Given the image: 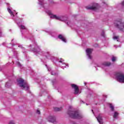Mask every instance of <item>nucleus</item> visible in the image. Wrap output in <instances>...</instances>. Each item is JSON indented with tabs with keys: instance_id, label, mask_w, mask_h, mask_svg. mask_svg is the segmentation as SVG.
<instances>
[{
	"instance_id": "18",
	"label": "nucleus",
	"mask_w": 124,
	"mask_h": 124,
	"mask_svg": "<svg viewBox=\"0 0 124 124\" xmlns=\"http://www.w3.org/2000/svg\"><path fill=\"white\" fill-rule=\"evenodd\" d=\"M118 116H119V113H118V112H115L113 115V118L117 119V118H118Z\"/></svg>"
},
{
	"instance_id": "1",
	"label": "nucleus",
	"mask_w": 124,
	"mask_h": 124,
	"mask_svg": "<svg viewBox=\"0 0 124 124\" xmlns=\"http://www.w3.org/2000/svg\"><path fill=\"white\" fill-rule=\"evenodd\" d=\"M30 39L31 40L32 42L34 43L33 46L31 45H30V47L32 48L31 51H33L37 56H38V55L43 56L44 57H45L46 59H48V60L52 59V56L51 55V54H50V52H44L41 50L40 47L37 46V44H36V42L34 41V38L33 37L31 38Z\"/></svg>"
},
{
	"instance_id": "17",
	"label": "nucleus",
	"mask_w": 124,
	"mask_h": 124,
	"mask_svg": "<svg viewBox=\"0 0 124 124\" xmlns=\"http://www.w3.org/2000/svg\"><path fill=\"white\" fill-rule=\"evenodd\" d=\"M7 10L9 13H10L11 16H12V17H14V13H13V12L11 11V9L8 8Z\"/></svg>"
},
{
	"instance_id": "40",
	"label": "nucleus",
	"mask_w": 124,
	"mask_h": 124,
	"mask_svg": "<svg viewBox=\"0 0 124 124\" xmlns=\"http://www.w3.org/2000/svg\"><path fill=\"white\" fill-rule=\"evenodd\" d=\"M78 93H79V90H78ZM78 93L77 94H78Z\"/></svg>"
},
{
	"instance_id": "34",
	"label": "nucleus",
	"mask_w": 124,
	"mask_h": 124,
	"mask_svg": "<svg viewBox=\"0 0 124 124\" xmlns=\"http://www.w3.org/2000/svg\"><path fill=\"white\" fill-rule=\"evenodd\" d=\"M26 51H27V50L24 49L23 50V53L24 54H25V53H26Z\"/></svg>"
},
{
	"instance_id": "10",
	"label": "nucleus",
	"mask_w": 124,
	"mask_h": 124,
	"mask_svg": "<svg viewBox=\"0 0 124 124\" xmlns=\"http://www.w3.org/2000/svg\"><path fill=\"white\" fill-rule=\"evenodd\" d=\"M86 54L88 59L92 60V53H93V49L92 48H87L86 50Z\"/></svg>"
},
{
	"instance_id": "26",
	"label": "nucleus",
	"mask_w": 124,
	"mask_h": 124,
	"mask_svg": "<svg viewBox=\"0 0 124 124\" xmlns=\"http://www.w3.org/2000/svg\"><path fill=\"white\" fill-rule=\"evenodd\" d=\"M17 54H18V53L17 52V51H16V50H14V56H16V57H17Z\"/></svg>"
},
{
	"instance_id": "42",
	"label": "nucleus",
	"mask_w": 124,
	"mask_h": 124,
	"mask_svg": "<svg viewBox=\"0 0 124 124\" xmlns=\"http://www.w3.org/2000/svg\"><path fill=\"white\" fill-rule=\"evenodd\" d=\"M52 83H54V81H52Z\"/></svg>"
},
{
	"instance_id": "30",
	"label": "nucleus",
	"mask_w": 124,
	"mask_h": 124,
	"mask_svg": "<svg viewBox=\"0 0 124 124\" xmlns=\"http://www.w3.org/2000/svg\"><path fill=\"white\" fill-rule=\"evenodd\" d=\"M9 124H15V123L13 121H11L10 122Z\"/></svg>"
},
{
	"instance_id": "31",
	"label": "nucleus",
	"mask_w": 124,
	"mask_h": 124,
	"mask_svg": "<svg viewBox=\"0 0 124 124\" xmlns=\"http://www.w3.org/2000/svg\"><path fill=\"white\" fill-rule=\"evenodd\" d=\"M18 47H19V48H21V49H24V47H23V46H22L21 45H18Z\"/></svg>"
},
{
	"instance_id": "29",
	"label": "nucleus",
	"mask_w": 124,
	"mask_h": 124,
	"mask_svg": "<svg viewBox=\"0 0 124 124\" xmlns=\"http://www.w3.org/2000/svg\"><path fill=\"white\" fill-rule=\"evenodd\" d=\"M16 64L18 65V66L21 67L22 65H21V63H20L19 62H16Z\"/></svg>"
},
{
	"instance_id": "23",
	"label": "nucleus",
	"mask_w": 124,
	"mask_h": 124,
	"mask_svg": "<svg viewBox=\"0 0 124 124\" xmlns=\"http://www.w3.org/2000/svg\"><path fill=\"white\" fill-rule=\"evenodd\" d=\"M51 75H57V74H58V73H57V72H56L54 71H53L51 72Z\"/></svg>"
},
{
	"instance_id": "20",
	"label": "nucleus",
	"mask_w": 124,
	"mask_h": 124,
	"mask_svg": "<svg viewBox=\"0 0 124 124\" xmlns=\"http://www.w3.org/2000/svg\"><path fill=\"white\" fill-rule=\"evenodd\" d=\"M109 105L111 111H114V106L112 104H109Z\"/></svg>"
},
{
	"instance_id": "43",
	"label": "nucleus",
	"mask_w": 124,
	"mask_h": 124,
	"mask_svg": "<svg viewBox=\"0 0 124 124\" xmlns=\"http://www.w3.org/2000/svg\"><path fill=\"white\" fill-rule=\"evenodd\" d=\"M86 105H88V104H86Z\"/></svg>"
},
{
	"instance_id": "16",
	"label": "nucleus",
	"mask_w": 124,
	"mask_h": 124,
	"mask_svg": "<svg viewBox=\"0 0 124 124\" xmlns=\"http://www.w3.org/2000/svg\"><path fill=\"white\" fill-rule=\"evenodd\" d=\"M111 65V62H104L102 65V68H103L105 66H110Z\"/></svg>"
},
{
	"instance_id": "19",
	"label": "nucleus",
	"mask_w": 124,
	"mask_h": 124,
	"mask_svg": "<svg viewBox=\"0 0 124 124\" xmlns=\"http://www.w3.org/2000/svg\"><path fill=\"white\" fill-rule=\"evenodd\" d=\"M14 41V39H13L12 41H11V43L10 44H11L12 45V46L13 47V46H15V45H16V42H13Z\"/></svg>"
},
{
	"instance_id": "32",
	"label": "nucleus",
	"mask_w": 124,
	"mask_h": 124,
	"mask_svg": "<svg viewBox=\"0 0 124 124\" xmlns=\"http://www.w3.org/2000/svg\"><path fill=\"white\" fill-rule=\"evenodd\" d=\"M1 33H2L1 28H0V37H1Z\"/></svg>"
},
{
	"instance_id": "3",
	"label": "nucleus",
	"mask_w": 124,
	"mask_h": 124,
	"mask_svg": "<svg viewBox=\"0 0 124 124\" xmlns=\"http://www.w3.org/2000/svg\"><path fill=\"white\" fill-rule=\"evenodd\" d=\"M46 13L48 14V15L50 16V18L52 19H55L56 20H59V21H62V22H64L66 23L67 25L68 26H70V21H66L65 20H66V17L63 16H57L56 15H53L52 14V12L51 11H47L46 10Z\"/></svg>"
},
{
	"instance_id": "14",
	"label": "nucleus",
	"mask_w": 124,
	"mask_h": 124,
	"mask_svg": "<svg viewBox=\"0 0 124 124\" xmlns=\"http://www.w3.org/2000/svg\"><path fill=\"white\" fill-rule=\"evenodd\" d=\"M47 120L50 123H55L56 122V117L54 116H49L48 117Z\"/></svg>"
},
{
	"instance_id": "13",
	"label": "nucleus",
	"mask_w": 124,
	"mask_h": 124,
	"mask_svg": "<svg viewBox=\"0 0 124 124\" xmlns=\"http://www.w3.org/2000/svg\"><path fill=\"white\" fill-rule=\"evenodd\" d=\"M58 38L62 40L63 42H64L65 43H66V39L65 38V37L64 35H62V34H60L58 36Z\"/></svg>"
},
{
	"instance_id": "8",
	"label": "nucleus",
	"mask_w": 124,
	"mask_h": 124,
	"mask_svg": "<svg viewBox=\"0 0 124 124\" xmlns=\"http://www.w3.org/2000/svg\"><path fill=\"white\" fill-rule=\"evenodd\" d=\"M14 20H15V22H16V23L18 25V27L19 28V29L20 30V31H21L22 34H23V30L27 31L28 29L26 28V26H25L24 25L21 24V22H17V20H16V19H14Z\"/></svg>"
},
{
	"instance_id": "39",
	"label": "nucleus",
	"mask_w": 124,
	"mask_h": 124,
	"mask_svg": "<svg viewBox=\"0 0 124 124\" xmlns=\"http://www.w3.org/2000/svg\"><path fill=\"white\" fill-rule=\"evenodd\" d=\"M104 96L105 97H107V96H106V95H104Z\"/></svg>"
},
{
	"instance_id": "38",
	"label": "nucleus",
	"mask_w": 124,
	"mask_h": 124,
	"mask_svg": "<svg viewBox=\"0 0 124 124\" xmlns=\"http://www.w3.org/2000/svg\"><path fill=\"white\" fill-rule=\"evenodd\" d=\"M92 111H93V114H94V112H93V110L92 109Z\"/></svg>"
},
{
	"instance_id": "27",
	"label": "nucleus",
	"mask_w": 124,
	"mask_h": 124,
	"mask_svg": "<svg viewBox=\"0 0 124 124\" xmlns=\"http://www.w3.org/2000/svg\"><path fill=\"white\" fill-rule=\"evenodd\" d=\"M46 68H47L48 71H51V68L48 67V66H47V65H46Z\"/></svg>"
},
{
	"instance_id": "37",
	"label": "nucleus",
	"mask_w": 124,
	"mask_h": 124,
	"mask_svg": "<svg viewBox=\"0 0 124 124\" xmlns=\"http://www.w3.org/2000/svg\"><path fill=\"white\" fill-rule=\"evenodd\" d=\"M84 84L85 86H86V84H87V83L84 82Z\"/></svg>"
},
{
	"instance_id": "22",
	"label": "nucleus",
	"mask_w": 124,
	"mask_h": 124,
	"mask_svg": "<svg viewBox=\"0 0 124 124\" xmlns=\"http://www.w3.org/2000/svg\"><path fill=\"white\" fill-rule=\"evenodd\" d=\"M61 110H62V108H54V111H61Z\"/></svg>"
},
{
	"instance_id": "35",
	"label": "nucleus",
	"mask_w": 124,
	"mask_h": 124,
	"mask_svg": "<svg viewBox=\"0 0 124 124\" xmlns=\"http://www.w3.org/2000/svg\"><path fill=\"white\" fill-rule=\"evenodd\" d=\"M81 103H84V101H81Z\"/></svg>"
},
{
	"instance_id": "24",
	"label": "nucleus",
	"mask_w": 124,
	"mask_h": 124,
	"mask_svg": "<svg viewBox=\"0 0 124 124\" xmlns=\"http://www.w3.org/2000/svg\"><path fill=\"white\" fill-rule=\"evenodd\" d=\"M116 60H117V58L115 57H112V62H116Z\"/></svg>"
},
{
	"instance_id": "15",
	"label": "nucleus",
	"mask_w": 124,
	"mask_h": 124,
	"mask_svg": "<svg viewBox=\"0 0 124 124\" xmlns=\"http://www.w3.org/2000/svg\"><path fill=\"white\" fill-rule=\"evenodd\" d=\"M39 1V4L40 5H41V6H42V7H44L45 8H45V6H46L45 3H44V2L45 1V0H38Z\"/></svg>"
},
{
	"instance_id": "12",
	"label": "nucleus",
	"mask_w": 124,
	"mask_h": 124,
	"mask_svg": "<svg viewBox=\"0 0 124 124\" xmlns=\"http://www.w3.org/2000/svg\"><path fill=\"white\" fill-rule=\"evenodd\" d=\"M72 88L73 89H75V94H77L79 93V89L78 88V86L76 84H72L71 85Z\"/></svg>"
},
{
	"instance_id": "28",
	"label": "nucleus",
	"mask_w": 124,
	"mask_h": 124,
	"mask_svg": "<svg viewBox=\"0 0 124 124\" xmlns=\"http://www.w3.org/2000/svg\"><path fill=\"white\" fill-rule=\"evenodd\" d=\"M113 39H116V40H117V41H119L118 40V39H119V37H118V36H114L113 37Z\"/></svg>"
},
{
	"instance_id": "33",
	"label": "nucleus",
	"mask_w": 124,
	"mask_h": 124,
	"mask_svg": "<svg viewBox=\"0 0 124 124\" xmlns=\"http://www.w3.org/2000/svg\"><path fill=\"white\" fill-rule=\"evenodd\" d=\"M37 113L39 114H40V111H39L38 109H37Z\"/></svg>"
},
{
	"instance_id": "5",
	"label": "nucleus",
	"mask_w": 124,
	"mask_h": 124,
	"mask_svg": "<svg viewBox=\"0 0 124 124\" xmlns=\"http://www.w3.org/2000/svg\"><path fill=\"white\" fill-rule=\"evenodd\" d=\"M114 26L122 31L124 32V22H122V19H118L114 21Z\"/></svg>"
},
{
	"instance_id": "41",
	"label": "nucleus",
	"mask_w": 124,
	"mask_h": 124,
	"mask_svg": "<svg viewBox=\"0 0 124 124\" xmlns=\"http://www.w3.org/2000/svg\"><path fill=\"white\" fill-rule=\"evenodd\" d=\"M114 47H116V46L114 45Z\"/></svg>"
},
{
	"instance_id": "7",
	"label": "nucleus",
	"mask_w": 124,
	"mask_h": 124,
	"mask_svg": "<svg viewBox=\"0 0 124 124\" xmlns=\"http://www.w3.org/2000/svg\"><path fill=\"white\" fill-rule=\"evenodd\" d=\"M57 62H60L61 64H60V66L62 69H64L66 66L68 67V64L65 63L63 62H64V60H63L61 58L57 59Z\"/></svg>"
},
{
	"instance_id": "21",
	"label": "nucleus",
	"mask_w": 124,
	"mask_h": 124,
	"mask_svg": "<svg viewBox=\"0 0 124 124\" xmlns=\"http://www.w3.org/2000/svg\"><path fill=\"white\" fill-rule=\"evenodd\" d=\"M11 85L9 84V82H7L5 84L6 88H10Z\"/></svg>"
},
{
	"instance_id": "11",
	"label": "nucleus",
	"mask_w": 124,
	"mask_h": 124,
	"mask_svg": "<svg viewBox=\"0 0 124 124\" xmlns=\"http://www.w3.org/2000/svg\"><path fill=\"white\" fill-rule=\"evenodd\" d=\"M96 118L99 124H103V120L102 119V115L101 114H99L98 116H96Z\"/></svg>"
},
{
	"instance_id": "2",
	"label": "nucleus",
	"mask_w": 124,
	"mask_h": 124,
	"mask_svg": "<svg viewBox=\"0 0 124 124\" xmlns=\"http://www.w3.org/2000/svg\"><path fill=\"white\" fill-rule=\"evenodd\" d=\"M69 110L68 111L69 116L72 119H82L83 116L79 113L78 110H75L72 106L69 107Z\"/></svg>"
},
{
	"instance_id": "4",
	"label": "nucleus",
	"mask_w": 124,
	"mask_h": 124,
	"mask_svg": "<svg viewBox=\"0 0 124 124\" xmlns=\"http://www.w3.org/2000/svg\"><path fill=\"white\" fill-rule=\"evenodd\" d=\"M17 82L18 85L20 87V88H23V89L25 91H29L30 86L28 84V82H25L23 78H19L17 79Z\"/></svg>"
},
{
	"instance_id": "25",
	"label": "nucleus",
	"mask_w": 124,
	"mask_h": 124,
	"mask_svg": "<svg viewBox=\"0 0 124 124\" xmlns=\"http://www.w3.org/2000/svg\"><path fill=\"white\" fill-rule=\"evenodd\" d=\"M101 36H103V37L105 38V33L104 32V31H103L101 34Z\"/></svg>"
},
{
	"instance_id": "36",
	"label": "nucleus",
	"mask_w": 124,
	"mask_h": 124,
	"mask_svg": "<svg viewBox=\"0 0 124 124\" xmlns=\"http://www.w3.org/2000/svg\"><path fill=\"white\" fill-rule=\"evenodd\" d=\"M48 1H49V2H53L52 1H50V0H48Z\"/></svg>"
},
{
	"instance_id": "6",
	"label": "nucleus",
	"mask_w": 124,
	"mask_h": 124,
	"mask_svg": "<svg viewBox=\"0 0 124 124\" xmlns=\"http://www.w3.org/2000/svg\"><path fill=\"white\" fill-rule=\"evenodd\" d=\"M115 78L119 83H124V75L120 73L115 74Z\"/></svg>"
},
{
	"instance_id": "9",
	"label": "nucleus",
	"mask_w": 124,
	"mask_h": 124,
	"mask_svg": "<svg viewBox=\"0 0 124 124\" xmlns=\"http://www.w3.org/2000/svg\"><path fill=\"white\" fill-rule=\"evenodd\" d=\"M86 9H90V10H96L98 8V4L97 3H94L93 6L89 7L87 6L86 7Z\"/></svg>"
}]
</instances>
